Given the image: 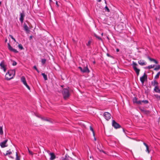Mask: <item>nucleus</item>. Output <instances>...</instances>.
<instances>
[{
	"mask_svg": "<svg viewBox=\"0 0 160 160\" xmlns=\"http://www.w3.org/2000/svg\"><path fill=\"white\" fill-rule=\"evenodd\" d=\"M15 74V70H9L6 73L5 78L7 80H9L12 78Z\"/></svg>",
	"mask_w": 160,
	"mask_h": 160,
	"instance_id": "f257e3e1",
	"label": "nucleus"
},
{
	"mask_svg": "<svg viewBox=\"0 0 160 160\" xmlns=\"http://www.w3.org/2000/svg\"><path fill=\"white\" fill-rule=\"evenodd\" d=\"M91 42L92 41H91L90 40H89L88 41V42L86 43L87 46L88 47H89L90 46Z\"/></svg>",
	"mask_w": 160,
	"mask_h": 160,
	"instance_id": "c85d7f7f",
	"label": "nucleus"
},
{
	"mask_svg": "<svg viewBox=\"0 0 160 160\" xmlns=\"http://www.w3.org/2000/svg\"><path fill=\"white\" fill-rule=\"evenodd\" d=\"M132 66L135 72L137 75L138 76L139 75L140 69L138 68L137 67L138 66V64L135 62L133 61L132 64Z\"/></svg>",
	"mask_w": 160,
	"mask_h": 160,
	"instance_id": "20e7f679",
	"label": "nucleus"
},
{
	"mask_svg": "<svg viewBox=\"0 0 160 160\" xmlns=\"http://www.w3.org/2000/svg\"><path fill=\"white\" fill-rule=\"evenodd\" d=\"M122 129H123V132H124L125 133V129L123 128Z\"/></svg>",
	"mask_w": 160,
	"mask_h": 160,
	"instance_id": "603ef678",
	"label": "nucleus"
},
{
	"mask_svg": "<svg viewBox=\"0 0 160 160\" xmlns=\"http://www.w3.org/2000/svg\"><path fill=\"white\" fill-rule=\"evenodd\" d=\"M146 151H147L148 153L150 152V151L149 149L148 146L146 147Z\"/></svg>",
	"mask_w": 160,
	"mask_h": 160,
	"instance_id": "4c0bfd02",
	"label": "nucleus"
},
{
	"mask_svg": "<svg viewBox=\"0 0 160 160\" xmlns=\"http://www.w3.org/2000/svg\"><path fill=\"white\" fill-rule=\"evenodd\" d=\"M112 126L116 129L120 128L121 127V125L114 120H113L112 121Z\"/></svg>",
	"mask_w": 160,
	"mask_h": 160,
	"instance_id": "0eeeda50",
	"label": "nucleus"
},
{
	"mask_svg": "<svg viewBox=\"0 0 160 160\" xmlns=\"http://www.w3.org/2000/svg\"><path fill=\"white\" fill-rule=\"evenodd\" d=\"M42 75L43 76L45 80H48V78L47 75L45 74L44 73H42Z\"/></svg>",
	"mask_w": 160,
	"mask_h": 160,
	"instance_id": "4be33fe9",
	"label": "nucleus"
},
{
	"mask_svg": "<svg viewBox=\"0 0 160 160\" xmlns=\"http://www.w3.org/2000/svg\"><path fill=\"white\" fill-rule=\"evenodd\" d=\"M12 153V152L11 151H10V150H9V151H7L6 153L5 154L4 153V155L5 156H6V155H8L11 154Z\"/></svg>",
	"mask_w": 160,
	"mask_h": 160,
	"instance_id": "a878e982",
	"label": "nucleus"
},
{
	"mask_svg": "<svg viewBox=\"0 0 160 160\" xmlns=\"http://www.w3.org/2000/svg\"><path fill=\"white\" fill-rule=\"evenodd\" d=\"M151 84L153 86H155L154 89V91L156 92L160 93V87H159L158 86V82L156 80H154L153 81H152Z\"/></svg>",
	"mask_w": 160,
	"mask_h": 160,
	"instance_id": "7ed1b4c3",
	"label": "nucleus"
},
{
	"mask_svg": "<svg viewBox=\"0 0 160 160\" xmlns=\"http://www.w3.org/2000/svg\"><path fill=\"white\" fill-rule=\"evenodd\" d=\"M147 58L151 61L153 62L156 64L158 63V62L154 59L152 58L149 56H148Z\"/></svg>",
	"mask_w": 160,
	"mask_h": 160,
	"instance_id": "a211bd4d",
	"label": "nucleus"
},
{
	"mask_svg": "<svg viewBox=\"0 0 160 160\" xmlns=\"http://www.w3.org/2000/svg\"><path fill=\"white\" fill-rule=\"evenodd\" d=\"M9 37L12 39H13L14 42H16V40L13 37V36L11 35H9Z\"/></svg>",
	"mask_w": 160,
	"mask_h": 160,
	"instance_id": "f704fd0d",
	"label": "nucleus"
},
{
	"mask_svg": "<svg viewBox=\"0 0 160 160\" xmlns=\"http://www.w3.org/2000/svg\"><path fill=\"white\" fill-rule=\"evenodd\" d=\"M94 140H96V138H94Z\"/></svg>",
	"mask_w": 160,
	"mask_h": 160,
	"instance_id": "680f3d73",
	"label": "nucleus"
},
{
	"mask_svg": "<svg viewBox=\"0 0 160 160\" xmlns=\"http://www.w3.org/2000/svg\"><path fill=\"white\" fill-rule=\"evenodd\" d=\"M78 68L81 71V72H82V68L81 67H78Z\"/></svg>",
	"mask_w": 160,
	"mask_h": 160,
	"instance_id": "79ce46f5",
	"label": "nucleus"
},
{
	"mask_svg": "<svg viewBox=\"0 0 160 160\" xmlns=\"http://www.w3.org/2000/svg\"><path fill=\"white\" fill-rule=\"evenodd\" d=\"M56 5L57 7H59V5L58 4V2L57 1H56Z\"/></svg>",
	"mask_w": 160,
	"mask_h": 160,
	"instance_id": "37998d69",
	"label": "nucleus"
},
{
	"mask_svg": "<svg viewBox=\"0 0 160 160\" xmlns=\"http://www.w3.org/2000/svg\"><path fill=\"white\" fill-rule=\"evenodd\" d=\"M25 16V15L24 13V11H23L22 12L20 13V22L22 23L24 20V18Z\"/></svg>",
	"mask_w": 160,
	"mask_h": 160,
	"instance_id": "2eb2a0df",
	"label": "nucleus"
},
{
	"mask_svg": "<svg viewBox=\"0 0 160 160\" xmlns=\"http://www.w3.org/2000/svg\"><path fill=\"white\" fill-rule=\"evenodd\" d=\"M93 63L94 64H95V61H94V62H93Z\"/></svg>",
	"mask_w": 160,
	"mask_h": 160,
	"instance_id": "052dcab7",
	"label": "nucleus"
},
{
	"mask_svg": "<svg viewBox=\"0 0 160 160\" xmlns=\"http://www.w3.org/2000/svg\"><path fill=\"white\" fill-rule=\"evenodd\" d=\"M33 68L35 70H36L39 73V70L37 69V67L36 66H34L33 67Z\"/></svg>",
	"mask_w": 160,
	"mask_h": 160,
	"instance_id": "c9c22d12",
	"label": "nucleus"
},
{
	"mask_svg": "<svg viewBox=\"0 0 160 160\" xmlns=\"http://www.w3.org/2000/svg\"><path fill=\"white\" fill-rule=\"evenodd\" d=\"M102 35H103V33H102Z\"/></svg>",
	"mask_w": 160,
	"mask_h": 160,
	"instance_id": "0e129e2a",
	"label": "nucleus"
},
{
	"mask_svg": "<svg viewBox=\"0 0 160 160\" xmlns=\"http://www.w3.org/2000/svg\"><path fill=\"white\" fill-rule=\"evenodd\" d=\"M105 11L107 12H109L110 11L109 9L107 6H106L105 7Z\"/></svg>",
	"mask_w": 160,
	"mask_h": 160,
	"instance_id": "72a5a7b5",
	"label": "nucleus"
},
{
	"mask_svg": "<svg viewBox=\"0 0 160 160\" xmlns=\"http://www.w3.org/2000/svg\"><path fill=\"white\" fill-rule=\"evenodd\" d=\"M94 36L95 37H96L97 38H98L99 40L102 41V38L101 37H100L98 36L95 33L94 34Z\"/></svg>",
	"mask_w": 160,
	"mask_h": 160,
	"instance_id": "bb28decb",
	"label": "nucleus"
},
{
	"mask_svg": "<svg viewBox=\"0 0 160 160\" xmlns=\"http://www.w3.org/2000/svg\"><path fill=\"white\" fill-rule=\"evenodd\" d=\"M8 141V139H6L0 143V145L2 148H4L7 146V145H6V144Z\"/></svg>",
	"mask_w": 160,
	"mask_h": 160,
	"instance_id": "9b49d317",
	"label": "nucleus"
},
{
	"mask_svg": "<svg viewBox=\"0 0 160 160\" xmlns=\"http://www.w3.org/2000/svg\"><path fill=\"white\" fill-rule=\"evenodd\" d=\"M93 132V136H95V134L94 131L93 132Z\"/></svg>",
	"mask_w": 160,
	"mask_h": 160,
	"instance_id": "8fccbe9b",
	"label": "nucleus"
},
{
	"mask_svg": "<svg viewBox=\"0 0 160 160\" xmlns=\"http://www.w3.org/2000/svg\"><path fill=\"white\" fill-rule=\"evenodd\" d=\"M90 72V71L87 65L86 67H84L82 69V72L83 73H89Z\"/></svg>",
	"mask_w": 160,
	"mask_h": 160,
	"instance_id": "f8f14e48",
	"label": "nucleus"
},
{
	"mask_svg": "<svg viewBox=\"0 0 160 160\" xmlns=\"http://www.w3.org/2000/svg\"><path fill=\"white\" fill-rule=\"evenodd\" d=\"M65 157H66L65 158H64L62 157L60 159V160H66L67 159H66L67 156L66 155Z\"/></svg>",
	"mask_w": 160,
	"mask_h": 160,
	"instance_id": "ea45409f",
	"label": "nucleus"
},
{
	"mask_svg": "<svg viewBox=\"0 0 160 160\" xmlns=\"http://www.w3.org/2000/svg\"><path fill=\"white\" fill-rule=\"evenodd\" d=\"M119 49H118V48H117V49H116V51H117V52H119Z\"/></svg>",
	"mask_w": 160,
	"mask_h": 160,
	"instance_id": "09e8293b",
	"label": "nucleus"
},
{
	"mask_svg": "<svg viewBox=\"0 0 160 160\" xmlns=\"http://www.w3.org/2000/svg\"><path fill=\"white\" fill-rule=\"evenodd\" d=\"M141 103V105L142 103H143L144 104H146L148 103V101L147 100H140Z\"/></svg>",
	"mask_w": 160,
	"mask_h": 160,
	"instance_id": "6ab92c4d",
	"label": "nucleus"
},
{
	"mask_svg": "<svg viewBox=\"0 0 160 160\" xmlns=\"http://www.w3.org/2000/svg\"><path fill=\"white\" fill-rule=\"evenodd\" d=\"M147 75L145 72L143 76L140 78V80L142 84L145 81L147 80Z\"/></svg>",
	"mask_w": 160,
	"mask_h": 160,
	"instance_id": "39448f33",
	"label": "nucleus"
},
{
	"mask_svg": "<svg viewBox=\"0 0 160 160\" xmlns=\"http://www.w3.org/2000/svg\"><path fill=\"white\" fill-rule=\"evenodd\" d=\"M140 109L141 111L142 112H143V111L145 110V109H142H142Z\"/></svg>",
	"mask_w": 160,
	"mask_h": 160,
	"instance_id": "de8ad7c7",
	"label": "nucleus"
},
{
	"mask_svg": "<svg viewBox=\"0 0 160 160\" xmlns=\"http://www.w3.org/2000/svg\"><path fill=\"white\" fill-rule=\"evenodd\" d=\"M46 59L44 58L41 59V63L42 65H44L46 62Z\"/></svg>",
	"mask_w": 160,
	"mask_h": 160,
	"instance_id": "412c9836",
	"label": "nucleus"
},
{
	"mask_svg": "<svg viewBox=\"0 0 160 160\" xmlns=\"http://www.w3.org/2000/svg\"><path fill=\"white\" fill-rule=\"evenodd\" d=\"M155 66V65H149L148 66L145 67V68L146 69H150L151 68H154Z\"/></svg>",
	"mask_w": 160,
	"mask_h": 160,
	"instance_id": "aec40b11",
	"label": "nucleus"
},
{
	"mask_svg": "<svg viewBox=\"0 0 160 160\" xmlns=\"http://www.w3.org/2000/svg\"><path fill=\"white\" fill-rule=\"evenodd\" d=\"M69 88L68 87L67 88H63L62 93L63 98L66 100L69 98L70 96V94L69 91Z\"/></svg>",
	"mask_w": 160,
	"mask_h": 160,
	"instance_id": "f03ea898",
	"label": "nucleus"
},
{
	"mask_svg": "<svg viewBox=\"0 0 160 160\" xmlns=\"http://www.w3.org/2000/svg\"><path fill=\"white\" fill-rule=\"evenodd\" d=\"M98 149L100 152H102L104 153H105V152L103 150L99 149L98 148Z\"/></svg>",
	"mask_w": 160,
	"mask_h": 160,
	"instance_id": "a19ab883",
	"label": "nucleus"
},
{
	"mask_svg": "<svg viewBox=\"0 0 160 160\" xmlns=\"http://www.w3.org/2000/svg\"><path fill=\"white\" fill-rule=\"evenodd\" d=\"M17 64V62H16L15 61H13V63L12 64V65L13 66H15Z\"/></svg>",
	"mask_w": 160,
	"mask_h": 160,
	"instance_id": "e433bc0d",
	"label": "nucleus"
},
{
	"mask_svg": "<svg viewBox=\"0 0 160 160\" xmlns=\"http://www.w3.org/2000/svg\"><path fill=\"white\" fill-rule=\"evenodd\" d=\"M105 3H106V1H105Z\"/></svg>",
	"mask_w": 160,
	"mask_h": 160,
	"instance_id": "e2e57ef3",
	"label": "nucleus"
},
{
	"mask_svg": "<svg viewBox=\"0 0 160 160\" xmlns=\"http://www.w3.org/2000/svg\"><path fill=\"white\" fill-rule=\"evenodd\" d=\"M18 47L20 50H23L24 49L21 44H19L18 45Z\"/></svg>",
	"mask_w": 160,
	"mask_h": 160,
	"instance_id": "c756f323",
	"label": "nucleus"
},
{
	"mask_svg": "<svg viewBox=\"0 0 160 160\" xmlns=\"http://www.w3.org/2000/svg\"><path fill=\"white\" fill-rule=\"evenodd\" d=\"M49 154L51 156L50 158V160H53L56 158V156L54 153H50Z\"/></svg>",
	"mask_w": 160,
	"mask_h": 160,
	"instance_id": "dca6fc26",
	"label": "nucleus"
},
{
	"mask_svg": "<svg viewBox=\"0 0 160 160\" xmlns=\"http://www.w3.org/2000/svg\"><path fill=\"white\" fill-rule=\"evenodd\" d=\"M160 75V71L158 72L157 73V75L155 76V77H154V79H158V78Z\"/></svg>",
	"mask_w": 160,
	"mask_h": 160,
	"instance_id": "b1692460",
	"label": "nucleus"
},
{
	"mask_svg": "<svg viewBox=\"0 0 160 160\" xmlns=\"http://www.w3.org/2000/svg\"><path fill=\"white\" fill-rule=\"evenodd\" d=\"M64 86V85H62L61 86V87H62V88H63V87Z\"/></svg>",
	"mask_w": 160,
	"mask_h": 160,
	"instance_id": "6e6d98bb",
	"label": "nucleus"
},
{
	"mask_svg": "<svg viewBox=\"0 0 160 160\" xmlns=\"http://www.w3.org/2000/svg\"><path fill=\"white\" fill-rule=\"evenodd\" d=\"M103 116L107 120H109L111 118V114L108 112H105L103 114Z\"/></svg>",
	"mask_w": 160,
	"mask_h": 160,
	"instance_id": "9d476101",
	"label": "nucleus"
},
{
	"mask_svg": "<svg viewBox=\"0 0 160 160\" xmlns=\"http://www.w3.org/2000/svg\"><path fill=\"white\" fill-rule=\"evenodd\" d=\"M160 69V65H158L156 66V67L154 68V70L157 71Z\"/></svg>",
	"mask_w": 160,
	"mask_h": 160,
	"instance_id": "393cba45",
	"label": "nucleus"
},
{
	"mask_svg": "<svg viewBox=\"0 0 160 160\" xmlns=\"http://www.w3.org/2000/svg\"><path fill=\"white\" fill-rule=\"evenodd\" d=\"M49 0V2L50 3L51 2H52V0Z\"/></svg>",
	"mask_w": 160,
	"mask_h": 160,
	"instance_id": "13d9d810",
	"label": "nucleus"
},
{
	"mask_svg": "<svg viewBox=\"0 0 160 160\" xmlns=\"http://www.w3.org/2000/svg\"><path fill=\"white\" fill-rule=\"evenodd\" d=\"M42 120H45V121H49V120L47 119H44V118H42Z\"/></svg>",
	"mask_w": 160,
	"mask_h": 160,
	"instance_id": "c03bdc74",
	"label": "nucleus"
},
{
	"mask_svg": "<svg viewBox=\"0 0 160 160\" xmlns=\"http://www.w3.org/2000/svg\"><path fill=\"white\" fill-rule=\"evenodd\" d=\"M132 101L133 103H136L138 105H141L140 100L138 101V98L136 97H134L132 99Z\"/></svg>",
	"mask_w": 160,
	"mask_h": 160,
	"instance_id": "4468645a",
	"label": "nucleus"
},
{
	"mask_svg": "<svg viewBox=\"0 0 160 160\" xmlns=\"http://www.w3.org/2000/svg\"><path fill=\"white\" fill-rule=\"evenodd\" d=\"M97 1L99 2H101V0H97Z\"/></svg>",
	"mask_w": 160,
	"mask_h": 160,
	"instance_id": "3c124183",
	"label": "nucleus"
},
{
	"mask_svg": "<svg viewBox=\"0 0 160 160\" xmlns=\"http://www.w3.org/2000/svg\"><path fill=\"white\" fill-rule=\"evenodd\" d=\"M107 55L108 57H111V58H112V57L111 56V55H110L109 53H107Z\"/></svg>",
	"mask_w": 160,
	"mask_h": 160,
	"instance_id": "a18cd8bd",
	"label": "nucleus"
},
{
	"mask_svg": "<svg viewBox=\"0 0 160 160\" xmlns=\"http://www.w3.org/2000/svg\"><path fill=\"white\" fill-rule=\"evenodd\" d=\"M16 160H20V158L18 156V153L17 152H16Z\"/></svg>",
	"mask_w": 160,
	"mask_h": 160,
	"instance_id": "473e14b6",
	"label": "nucleus"
},
{
	"mask_svg": "<svg viewBox=\"0 0 160 160\" xmlns=\"http://www.w3.org/2000/svg\"><path fill=\"white\" fill-rule=\"evenodd\" d=\"M23 28L24 30L27 33H28L30 31L26 23H24L23 24Z\"/></svg>",
	"mask_w": 160,
	"mask_h": 160,
	"instance_id": "ddd939ff",
	"label": "nucleus"
},
{
	"mask_svg": "<svg viewBox=\"0 0 160 160\" xmlns=\"http://www.w3.org/2000/svg\"><path fill=\"white\" fill-rule=\"evenodd\" d=\"M154 96L157 100L160 101V95L158 94H155Z\"/></svg>",
	"mask_w": 160,
	"mask_h": 160,
	"instance_id": "5701e85b",
	"label": "nucleus"
},
{
	"mask_svg": "<svg viewBox=\"0 0 160 160\" xmlns=\"http://www.w3.org/2000/svg\"><path fill=\"white\" fill-rule=\"evenodd\" d=\"M8 49L11 52H13L15 53H18V52L17 50L13 48L12 46H11L9 43H8Z\"/></svg>",
	"mask_w": 160,
	"mask_h": 160,
	"instance_id": "6e6552de",
	"label": "nucleus"
},
{
	"mask_svg": "<svg viewBox=\"0 0 160 160\" xmlns=\"http://www.w3.org/2000/svg\"><path fill=\"white\" fill-rule=\"evenodd\" d=\"M138 63L141 66H144L146 65V63L144 62L143 60H142L138 61Z\"/></svg>",
	"mask_w": 160,
	"mask_h": 160,
	"instance_id": "f3484780",
	"label": "nucleus"
},
{
	"mask_svg": "<svg viewBox=\"0 0 160 160\" xmlns=\"http://www.w3.org/2000/svg\"><path fill=\"white\" fill-rule=\"evenodd\" d=\"M1 4H2L1 2H0V6L1 5Z\"/></svg>",
	"mask_w": 160,
	"mask_h": 160,
	"instance_id": "bf43d9fd",
	"label": "nucleus"
},
{
	"mask_svg": "<svg viewBox=\"0 0 160 160\" xmlns=\"http://www.w3.org/2000/svg\"><path fill=\"white\" fill-rule=\"evenodd\" d=\"M3 133L2 130V127L0 126V134L1 135H3Z\"/></svg>",
	"mask_w": 160,
	"mask_h": 160,
	"instance_id": "cd10ccee",
	"label": "nucleus"
},
{
	"mask_svg": "<svg viewBox=\"0 0 160 160\" xmlns=\"http://www.w3.org/2000/svg\"><path fill=\"white\" fill-rule=\"evenodd\" d=\"M7 39L6 38V39H5V42H7Z\"/></svg>",
	"mask_w": 160,
	"mask_h": 160,
	"instance_id": "4d7b16f0",
	"label": "nucleus"
},
{
	"mask_svg": "<svg viewBox=\"0 0 160 160\" xmlns=\"http://www.w3.org/2000/svg\"><path fill=\"white\" fill-rule=\"evenodd\" d=\"M90 129L91 131H92V132H93L94 131L93 128L91 126L90 127Z\"/></svg>",
	"mask_w": 160,
	"mask_h": 160,
	"instance_id": "58836bf2",
	"label": "nucleus"
},
{
	"mask_svg": "<svg viewBox=\"0 0 160 160\" xmlns=\"http://www.w3.org/2000/svg\"><path fill=\"white\" fill-rule=\"evenodd\" d=\"M27 148L29 154L32 155H33V152L31 151L27 147Z\"/></svg>",
	"mask_w": 160,
	"mask_h": 160,
	"instance_id": "2f4dec72",
	"label": "nucleus"
},
{
	"mask_svg": "<svg viewBox=\"0 0 160 160\" xmlns=\"http://www.w3.org/2000/svg\"><path fill=\"white\" fill-rule=\"evenodd\" d=\"M21 81L23 83V84L27 87V88L29 90H30V88L29 86L28 85L26 81V78L24 76H22L21 78Z\"/></svg>",
	"mask_w": 160,
	"mask_h": 160,
	"instance_id": "423d86ee",
	"label": "nucleus"
},
{
	"mask_svg": "<svg viewBox=\"0 0 160 160\" xmlns=\"http://www.w3.org/2000/svg\"><path fill=\"white\" fill-rule=\"evenodd\" d=\"M1 69H3L4 72H6L7 70V65L4 64V61H2L0 64Z\"/></svg>",
	"mask_w": 160,
	"mask_h": 160,
	"instance_id": "1a4fd4ad",
	"label": "nucleus"
},
{
	"mask_svg": "<svg viewBox=\"0 0 160 160\" xmlns=\"http://www.w3.org/2000/svg\"><path fill=\"white\" fill-rule=\"evenodd\" d=\"M10 158H12V159H13L14 158L13 157L11 156H10Z\"/></svg>",
	"mask_w": 160,
	"mask_h": 160,
	"instance_id": "864d4df0",
	"label": "nucleus"
},
{
	"mask_svg": "<svg viewBox=\"0 0 160 160\" xmlns=\"http://www.w3.org/2000/svg\"><path fill=\"white\" fill-rule=\"evenodd\" d=\"M143 112L146 114H149L150 113V112L148 110H145L143 111Z\"/></svg>",
	"mask_w": 160,
	"mask_h": 160,
	"instance_id": "7c9ffc66",
	"label": "nucleus"
},
{
	"mask_svg": "<svg viewBox=\"0 0 160 160\" xmlns=\"http://www.w3.org/2000/svg\"><path fill=\"white\" fill-rule=\"evenodd\" d=\"M32 36H31L30 37V39H32Z\"/></svg>",
	"mask_w": 160,
	"mask_h": 160,
	"instance_id": "5fc2aeb1",
	"label": "nucleus"
},
{
	"mask_svg": "<svg viewBox=\"0 0 160 160\" xmlns=\"http://www.w3.org/2000/svg\"><path fill=\"white\" fill-rule=\"evenodd\" d=\"M143 144L146 147L148 146V145L145 142H143Z\"/></svg>",
	"mask_w": 160,
	"mask_h": 160,
	"instance_id": "49530a36",
	"label": "nucleus"
}]
</instances>
